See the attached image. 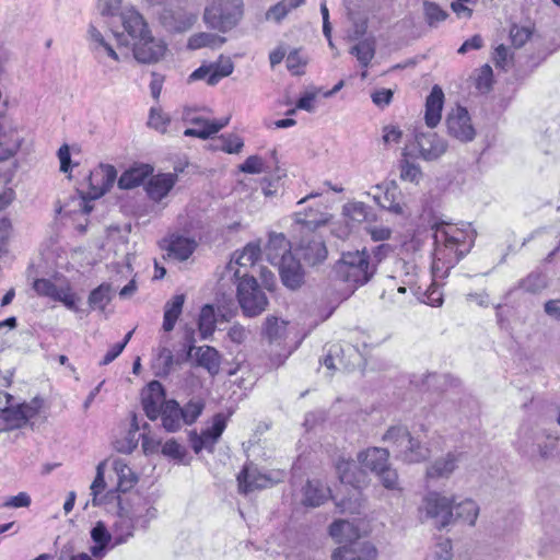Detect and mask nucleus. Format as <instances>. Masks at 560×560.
I'll return each mask as SVG.
<instances>
[{
	"label": "nucleus",
	"instance_id": "aec40b11",
	"mask_svg": "<svg viewBox=\"0 0 560 560\" xmlns=\"http://www.w3.org/2000/svg\"><path fill=\"white\" fill-rule=\"evenodd\" d=\"M279 267L280 277L282 283L291 289L295 290L301 287L304 279V272L301 264L293 257L292 254L282 256L277 262H273Z\"/></svg>",
	"mask_w": 560,
	"mask_h": 560
},
{
	"label": "nucleus",
	"instance_id": "2f4dec72",
	"mask_svg": "<svg viewBox=\"0 0 560 560\" xmlns=\"http://www.w3.org/2000/svg\"><path fill=\"white\" fill-rule=\"evenodd\" d=\"M162 424L168 432H175L180 429L183 422L182 407L176 400H167L160 412Z\"/></svg>",
	"mask_w": 560,
	"mask_h": 560
},
{
	"label": "nucleus",
	"instance_id": "9d476101",
	"mask_svg": "<svg viewBox=\"0 0 560 560\" xmlns=\"http://www.w3.org/2000/svg\"><path fill=\"white\" fill-rule=\"evenodd\" d=\"M260 256V248L255 244H247L242 252H236L230 262L226 265L222 279L241 280L243 277H249L247 267H254Z\"/></svg>",
	"mask_w": 560,
	"mask_h": 560
},
{
	"label": "nucleus",
	"instance_id": "393cba45",
	"mask_svg": "<svg viewBox=\"0 0 560 560\" xmlns=\"http://www.w3.org/2000/svg\"><path fill=\"white\" fill-rule=\"evenodd\" d=\"M238 489L242 493H248L256 489H262L270 485V479L261 475L252 465L244 466L237 476Z\"/></svg>",
	"mask_w": 560,
	"mask_h": 560
},
{
	"label": "nucleus",
	"instance_id": "7ed1b4c3",
	"mask_svg": "<svg viewBox=\"0 0 560 560\" xmlns=\"http://www.w3.org/2000/svg\"><path fill=\"white\" fill-rule=\"evenodd\" d=\"M335 272L341 281L349 283L352 288H358L372 279L375 273V265L370 262L365 250L347 252L337 262Z\"/></svg>",
	"mask_w": 560,
	"mask_h": 560
},
{
	"label": "nucleus",
	"instance_id": "4468645a",
	"mask_svg": "<svg viewBox=\"0 0 560 560\" xmlns=\"http://www.w3.org/2000/svg\"><path fill=\"white\" fill-rule=\"evenodd\" d=\"M415 140L419 158L431 162L439 160L447 150V142L434 131H417Z\"/></svg>",
	"mask_w": 560,
	"mask_h": 560
},
{
	"label": "nucleus",
	"instance_id": "bf43d9fd",
	"mask_svg": "<svg viewBox=\"0 0 560 560\" xmlns=\"http://www.w3.org/2000/svg\"><path fill=\"white\" fill-rule=\"evenodd\" d=\"M400 177L404 180L419 183L422 177V172L418 165L404 161L400 168Z\"/></svg>",
	"mask_w": 560,
	"mask_h": 560
},
{
	"label": "nucleus",
	"instance_id": "13d9d810",
	"mask_svg": "<svg viewBox=\"0 0 560 560\" xmlns=\"http://www.w3.org/2000/svg\"><path fill=\"white\" fill-rule=\"evenodd\" d=\"M545 281L538 273H530L520 282V288L525 292L537 293L545 288Z\"/></svg>",
	"mask_w": 560,
	"mask_h": 560
},
{
	"label": "nucleus",
	"instance_id": "052dcab7",
	"mask_svg": "<svg viewBox=\"0 0 560 560\" xmlns=\"http://www.w3.org/2000/svg\"><path fill=\"white\" fill-rule=\"evenodd\" d=\"M532 32L528 27L513 25L510 30V37L514 47H522L530 37Z\"/></svg>",
	"mask_w": 560,
	"mask_h": 560
},
{
	"label": "nucleus",
	"instance_id": "37998d69",
	"mask_svg": "<svg viewBox=\"0 0 560 560\" xmlns=\"http://www.w3.org/2000/svg\"><path fill=\"white\" fill-rule=\"evenodd\" d=\"M114 289L109 283H102L89 295V305L94 310L104 311L112 301Z\"/></svg>",
	"mask_w": 560,
	"mask_h": 560
},
{
	"label": "nucleus",
	"instance_id": "79ce46f5",
	"mask_svg": "<svg viewBox=\"0 0 560 560\" xmlns=\"http://www.w3.org/2000/svg\"><path fill=\"white\" fill-rule=\"evenodd\" d=\"M226 42L225 37L212 33H197L189 37L188 48L200 49L202 47L219 48Z\"/></svg>",
	"mask_w": 560,
	"mask_h": 560
},
{
	"label": "nucleus",
	"instance_id": "4be33fe9",
	"mask_svg": "<svg viewBox=\"0 0 560 560\" xmlns=\"http://www.w3.org/2000/svg\"><path fill=\"white\" fill-rule=\"evenodd\" d=\"M185 119L194 125L192 128H187L184 131L186 137H197L200 139H208L212 135L219 132L223 127L229 124V118H224L220 121H209L199 116H192L190 112L185 114Z\"/></svg>",
	"mask_w": 560,
	"mask_h": 560
},
{
	"label": "nucleus",
	"instance_id": "de8ad7c7",
	"mask_svg": "<svg viewBox=\"0 0 560 560\" xmlns=\"http://www.w3.org/2000/svg\"><path fill=\"white\" fill-rule=\"evenodd\" d=\"M198 327L203 339L210 337L215 328V314L213 306L205 305L199 315Z\"/></svg>",
	"mask_w": 560,
	"mask_h": 560
},
{
	"label": "nucleus",
	"instance_id": "ea45409f",
	"mask_svg": "<svg viewBox=\"0 0 560 560\" xmlns=\"http://www.w3.org/2000/svg\"><path fill=\"white\" fill-rule=\"evenodd\" d=\"M141 514L138 512H127L121 509L119 513L118 521L115 526L116 529L120 533L119 541H125L128 537L132 536L133 528L136 524L140 523Z\"/></svg>",
	"mask_w": 560,
	"mask_h": 560
},
{
	"label": "nucleus",
	"instance_id": "5701e85b",
	"mask_svg": "<svg viewBox=\"0 0 560 560\" xmlns=\"http://www.w3.org/2000/svg\"><path fill=\"white\" fill-rule=\"evenodd\" d=\"M165 400V392L162 384L152 381L148 385V392L143 394L142 407L150 420H156L160 417Z\"/></svg>",
	"mask_w": 560,
	"mask_h": 560
},
{
	"label": "nucleus",
	"instance_id": "20e7f679",
	"mask_svg": "<svg viewBox=\"0 0 560 560\" xmlns=\"http://www.w3.org/2000/svg\"><path fill=\"white\" fill-rule=\"evenodd\" d=\"M319 362L332 375L335 372H350L364 364V359L357 347L350 343H327L323 348Z\"/></svg>",
	"mask_w": 560,
	"mask_h": 560
},
{
	"label": "nucleus",
	"instance_id": "ddd939ff",
	"mask_svg": "<svg viewBox=\"0 0 560 560\" xmlns=\"http://www.w3.org/2000/svg\"><path fill=\"white\" fill-rule=\"evenodd\" d=\"M133 57L140 63H155L166 52V44L149 34L139 40L133 42Z\"/></svg>",
	"mask_w": 560,
	"mask_h": 560
},
{
	"label": "nucleus",
	"instance_id": "c756f323",
	"mask_svg": "<svg viewBox=\"0 0 560 560\" xmlns=\"http://www.w3.org/2000/svg\"><path fill=\"white\" fill-rule=\"evenodd\" d=\"M330 536L341 545L351 544L354 540H361L359 528L351 522L346 520L335 521L329 526Z\"/></svg>",
	"mask_w": 560,
	"mask_h": 560
},
{
	"label": "nucleus",
	"instance_id": "4c0bfd02",
	"mask_svg": "<svg viewBox=\"0 0 560 560\" xmlns=\"http://www.w3.org/2000/svg\"><path fill=\"white\" fill-rule=\"evenodd\" d=\"M113 468L118 478V491L127 492L137 483L138 479L136 474L122 459H115L113 463Z\"/></svg>",
	"mask_w": 560,
	"mask_h": 560
},
{
	"label": "nucleus",
	"instance_id": "e433bc0d",
	"mask_svg": "<svg viewBox=\"0 0 560 560\" xmlns=\"http://www.w3.org/2000/svg\"><path fill=\"white\" fill-rule=\"evenodd\" d=\"M266 254L271 264L277 262L284 255H290V244L283 234L270 235L266 246Z\"/></svg>",
	"mask_w": 560,
	"mask_h": 560
},
{
	"label": "nucleus",
	"instance_id": "9b49d317",
	"mask_svg": "<svg viewBox=\"0 0 560 560\" xmlns=\"http://www.w3.org/2000/svg\"><path fill=\"white\" fill-rule=\"evenodd\" d=\"M225 427V418L219 413L214 416L212 425L205 429L200 434L195 431L190 432L189 442L194 452L196 454L200 453L202 450L212 452Z\"/></svg>",
	"mask_w": 560,
	"mask_h": 560
},
{
	"label": "nucleus",
	"instance_id": "6e6552de",
	"mask_svg": "<svg viewBox=\"0 0 560 560\" xmlns=\"http://www.w3.org/2000/svg\"><path fill=\"white\" fill-rule=\"evenodd\" d=\"M237 281V299L245 315L253 317L264 312L268 300L254 276Z\"/></svg>",
	"mask_w": 560,
	"mask_h": 560
},
{
	"label": "nucleus",
	"instance_id": "f8f14e48",
	"mask_svg": "<svg viewBox=\"0 0 560 560\" xmlns=\"http://www.w3.org/2000/svg\"><path fill=\"white\" fill-rule=\"evenodd\" d=\"M448 133L462 142H469L476 136L470 116L465 107L457 106L452 109L446 117Z\"/></svg>",
	"mask_w": 560,
	"mask_h": 560
},
{
	"label": "nucleus",
	"instance_id": "0e129e2a",
	"mask_svg": "<svg viewBox=\"0 0 560 560\" xmlns=\"http://www.w3.org/2000/svg\"><path fill=\"white\" fill-rule=\"evenodd\" d=\"M285 62L288 70L294 75L302 74V69L306 65V60L300 56L299 50L291 51L287 56Z\"/></svg>",
	"mask_w": 560,
	"mask_h": 560
},
{
	"label": "nucleus",
	"instance_id": "c9c22d12",
	"mask_svg": "<svg viewBox=\"0 0 560 560\" xmlns=\"http://www.w3.org/2000/svg\"><path fill=\"white\" fill-rule=\"evenodd\" d=\"M458 456L448 453L445 457L436 459L427 469V476L429 478H441L448 477L457 467Z\"/></svg>",
	"mask_w": 560,
	"mask_h": 560
},
{
	"label": "nucleus",
	"instance_id": "338daca9",
	"mask_svg": "<svg viewBox=\"0 0 560 560\" xmlns=\"http://www.w3.org/2000/svg\"><path fill=\"white\" fill-rule=\"evenodd\" d=\"M121 0H98L97 9L103 16H115L119 13Z\"/></svg>",
	"mask_w": 560,
	"mask_h": 560
},
{
	"label": "nucleus",
	"instance_id": "774afa93",
	"mask_svg": "<svg viewBox=\"0 0 560 560\" xmlns=\"http://www.w3.org/2000/svg\"><path fill=\"white\" fill-rule=\"evenodd\" d=\"M55 301L62 302L66 307L71 311H78L77 307V296L69 289H59L57 290V294L54 298Z\"/></svg>",
	"mask_w": 560,
	"mask_h": 560
},
{
	"label": "nucleus",
	"instance_id": "603ef678",
	"mask_svg": "<svg viewBox=\"0 0 560 560\" xmlns=\"http://www.w3.org/2000/svg\"><path fill=\"white\" fill-rule=\"evenodd\" d=\"M174 365V357L168 348H162L155 360L154 366L158 369V376H166L171 373Z\"/></svg>",
	"mask_w": 560,
	"mask_h": 560
},
{
	"label": "nucleus",
	"instance_id": "6e6d98bb",
	"mask_svg": "<svg viewBox=\"0 0 560 560\" xmlns=\"http://www.w3.org/2000/svg\"><path fill=\"white\" fill-rule=\"evenodd\" d=\"M376 476L386 489L397 491L401 490L399 487L398 474L389 464L382 471H378Z\"/></svg>",
	"mask_w": 560,
	"mask_h": 560
},
{
	"label": "nucleus",
	"instance_id": "39448f33",
	"mask_svg": "<svg viewBox=\"0 0 560 560\" xmlns=\"http://www.w3.org/2000/svg\"><path fill=\"white\" fill-rule=\"evenodd\" d=\"M243 16V0H215L206 8L203 19L212 28L228 32L237 25Z\"/></svg>",
	"mask_w": 560,
	"mask_h": 560
},
{
	"label": "nucleus",
	"instance_id": "58836bf2",
	"mask_svg": "<svg viewBox=\"0 0 560 560\" xmlns=\"http://www.w3.org/2000/svg\"><path fill=\"white\" fill-rule=\"evenodd\" d=\"M375 40L373 38H365L353 45L349 52L355 56L361 67L368 68L375 56Z\"/></svg>",
	"mask_w": 560,
	"mask_h": 560
},
{
	"label": "nucleus",
	"instance_id": "7c9ffc66",
	"mask_svg": "<svg viewBox=\"0 0 560 560\" xmlns=\"http://www.w3.org/2000/svg\"><path fill=\"white\" fill-rule=\"evenodd\" d=\"M153 173L150 164H139L125 171L118 179L121 189H131L141 185Z\"/></svg>",
	"mask_w": 560,
	"mask_h": 560
},
{
	"label": "nucleus",
	"instance_id": "b1692460",
	"mask_svg": "<svg viewBox=\"0 0 560 560\" xmlns=\"http://www.w3.org/2000/svg\"><path fill=\"white\" fill-rule=\"evenodd\" d=\"M120 20L125 31L133 42L151 34L143 16L133 9H127L120 13Z\"/></svg>",
	"mask_w": 560,
	"mask_h": 560
},
{
	"label": "nucleus",
	"instance_id": "412c9836",
	"mask_svg": "<svg viewBox=\"0 0 560 560\" xmlns=\"http://www.w3.org/2000/svg\"><path fill=\"white\" fill-rule=\"evenodd\" d=\"M177 180V172L151 174L145 184V191L151 200L159 202L168 195Z\"/></svg>",
	"mask_w": 560,
	"mask_h": 560
},
{
	"label": "nucleus",
	"instance_id": "49530a36",
	"mask_svg": "<svg viewBox=\"0 0 560 560\" xmlns=\"http://www.w3.org/2000/svg\"><path fill=\"white\" fill-rule=\"evenodd\" d=\"M455 509L457 518L462 520L470 526L476 524L477 517L479 515V506L474 500L466 499L458 503Z\"/></svg>",
	"mask_w": 560,
	"mask_h": 560
},
{
	"label": "nucleus",
	"instance_id": "a19ab883",
	"mask_svg": "<svg viewBox=\"0 0 560 560\" xmlns=\"http://www.w3.org/2000/svg\"><path fill=\"white\" fill-rule=\"evenodd\" d=\"M343 214L358 223L372 221L375 218L371 208L361 201H353L345 205Z\"/></svg>",
	"mask_w": 560,
	"mask_h": 560
},
{
	"label": "nucleus",
	"instance_id": "a18cd8bd",
	"mask_svg": "<svg viewBox=\"0 0 560 560\" xmlns=\"http://www.w3.org/2000/svg\"><path fill=\"white\" fill-rule=\"evenodd\" d=\"M213 73L208 78L209 85H215L223 78L229 77L234 70V63L229 57L221 56L217 62L211 63Z\"/></svg>",
	"mask_w": 560,
	"mask_h": 560
},
{
	"label": "nucleus",
	"instance_id": "423d86ee",
	"mask_svg": "<svg viewBox=\"0 0 560 560\" xmlns=\"http://www.w3.org/2000/svg\"><path fill=\"white\" fill-rule=\"evenodd\" d=\"M336 470L340 482L343 485H349L353 488L351 497L341 499L340 501L336 502L337 506L340 509L341 513H359V509L361 506L359 500V488L364 481L363 471L358 467L354 460L345 458H340L337 462Z\"/></svg>",
	"mask_w": 560,
	"mask_h": 560
},
{
	"label": "nucleus",
	"instance_id": "c85d7f7f",
	"mask_svg": "<svg viewBox=\"0 0 560 560\" xmlns=\"http://www.w3.org/2000/svg\"><path fill=\"white\" fill-rule=\"evenodd\" d=\"M396 457L409 464L421 463L430 457V450L410 434L405 447L397 453Z\"/></svg>",
	"mask_w": 560,
	"mask_h": 560
},
{
	"label": "nucleus",
	"instance_id": "864d4df0",
	"mask_svg": "<svg viewBox=\"0 0 560 560\" xmlns=\"http://www.w3.org/2000/svg\"><path fill=\"white\" fill-rule=\"evenodd\" d=\"M218 141L215 148L230 154L238 153L244 145L242 138L236 135H222Z\"/></svg>",
	"mask_w": 560,
	"mask_h": 560
},
{
	"label": "nucleus",
	"instance_id": "a211bd4d",
	"mask_svg": "<svg viewBox=\"0 0 560 560\" xmlns=\"http://www.w3.org/2000/svg\"><path fill=\"white\" fill-rule=\"evenodd\" d=\"M159 20L168 32L183 33L192 27L197 21V14L185 10L163 9Z\"/></svg>",
	"mask_w": 560,
	"mask_h": 560
},
{
	"label": "nucleus",
	"instance_id": "f704fd0d",
	"mask_svg": "<svg viewBox=\"0 0 560 560\" xmlns=\"http://www.w3.org/2000/svg\"><path fill=\"white\" fill-rule=\"evenodd\" d=\"M185 303V295L177 294L173 296V299L166 302L164 306V318H163V329L165 331H172L175 327V324L182 314L183 306Z\"/></svg>",
	"mask_w": 560,
	"mask_h": 560
},
{
	"label": "nucleus",
	"instance_id": "f03ea898",
	"mask_svg": "<svg viewBox=\"0 0 560 560\" xmlns=\"http://www.w3.org/2000/svg\"><path fill=\"white\" fill-rule=\"evenodd\" d=\"M558 440L537 427L523 425L518 431L517 450L533 463L545 462L553 456Z\"/></svg>",
	"mask_w": 560,
	"mask_h": 560
},
{
	"label": "nucleus",
	"instance_id": "2eb2a0df",
	"mask_svg": "<svg viewBox=\"0 0 560 560\" xmlns=\"http://www.w3.org/2000/svg\"><path fill=\"white\" fill-rule=\"evenodd\" d=\"M117 177V171L113 165L101 164L98 167L91 171L88 180L90 190L88 196L90 199H96L108 191Z\"/></svg>",
	"mask_w": 560,
	"mask_h": 560
},
{
	"label": "nucleus",
	"instance_id": "473e14b6",
	"mask_svg": "<svg viewBox=\"0 0 560 560\" xmlns=\"http://www.w3.org/2000/svg\"><path fill=\"white\" fill-rule=\"evenodd\" d=\"M330 497V489L319 480H308L304 487L303 503L308 506H319Z\"/></svg>",
	"mask_w": 560,
	"mask_h": 560
},
{
	"label": "nucleus",
	"instance_id": "f257e3e1",
	"mask_svg": "<svg viewBox=\"0 0 560 560\" xmlns=\"http://www.w3.org/2000/svg\"><path fill=\"white\" fill-rule=\"evenodd\" d=\"M475 234L467 226V230L457 228L454 224H436L434 232V256L447 267L455 266L471 248Z\"/></svg>",
	"mask_w": 560,
	"mask_h": 560
},
{
	"label": "nucleus",
	"instance_id": "e2e57ef3",
	"mask_svg": "<svg viewBox=\"0 0 560 560\" xmlns=\"http://www.w3.org/2000/svg\"><path fill=\"white\" fill-rule=\"evenodd\" d=\"M240 171L247 174H260L265 171L262 159L258 155L248 156L243 164L240 165Z\"/></svg>",
	"mask_w": 560,
	"mask_h": 560
},
{
	"label": "nucleus",
	"instance_id": "09e8293b",
	"mask_svg": "<svg viewBox=\"0 0 560 560\" xmlns=\"http://www.w3.org/2000/svg\"><path fill=\"white\" fill-rule=\"evenodd\" d=\"M287 323L284 320H279L275 316H270L266 318L264 335L268 338L270 342L280 340L285 334Z\"/></svg>",
	"mask_w": 560,
	"mask_h": 560
},
{
	"label": "nucleus",
	"instance_id": "69168bd1",
	"mask_svg": "<svg viewBox=\"0 0 560 560\" xmlns=\"http://www.w3.org/2000/svg\"><path fill=\"white\" fill-rule=\"evenodd\" d=\"M34 290L44 296H49L54 300L57 294L58 288L48 279H37L33 283Z\"/></svg>",
	"mask_w": 560,
	"mask_h": 560
},
{
	"label": "nucleus",
	"instance_id": "cd10ccee",
	"mask_svg": "<svg viewBox=\"0 0 560 560\" xmlns=\"http://www.w3.org/2000/svg\"><path fill=\"white\" fill-rule=\"evenodd\" d=\"M444 104V93L439 85L432 88L425 101L424 120L428 127L434 128L441 120Z\"/></svg>",
	"mask_w": 560,
	"mask_h": 560
},
{
	"label": "nucleus",
	"instance_id": "680f3d73",
	"mask_svg": "<svg viewBox=\"0 0 560 560\" xmlns=\"http://www.w3.org/2000/svg\"><path fill=\"white\" fill-rule=\"evenodd\" d=\"M104 463H100L96 468V476L91 485V494L93 495V505H97V495L105 489Z\"/></svg>",
	"mask_w": 560,
	"mask_h": 560
},
{
	"label": "nucleus",
	"instance_id": "5fc2aeb1",
	"mask_svg": "<svg viewBox=\"0 0 560 560\" xmlns=\"http://www.w3.org/2000/svg\"><path fill=\"white\" fill-rule=\"evenodd\" d=\"M205 408L202 400H190L184 407H182V417L185 424L194 423L201 415Z\"/></svg>",
	"mask_w": 560,
	"mask_h": 560
},
{
	"label": "nucleus",
	"instance_id": "72a5a7b5",
	"mask_svg": "<svg viewBox=\"0 0 560 560\" xmlns=\"http://www.w3.org/2000/svg\"><path fill=\"white\" fill-rule=\"evenodd\" d=\"M196 246V242L191 238L173 236L167 248V255L179 261H184L190 257Z\"/></svg>",
	"mask_w": 560,
	"mask_h": 560
},
{
	"label": "nucleus",
	"instance_id": "f3484780",
	"mask_svg": "<svg viewBox=\"0 0 560 560\" xmlns=\"http://www.w3.org/2000/svg\"><path fill=\"white\" fill-rule=\"evenodd\" d=\"M376 189L380 192L374 194L373 199L381 208L397 215L405 214L404 196L395 183L386 185L385 188L376 186Z\"/></svg>",
	"mask_w": 560,
	"mask_h": 560
},
{
	"label": "nucleus",
	"instance_id": "dca6fc26",
	"mask_svg": "<svg viewBox=\"0 0 560 560\" xmlns=\"http://www.w3.org/2000/svg\"><path fill=\"white\" fill-rule=\"evenodd\" d=\"M377 549L368 540H354L336 548L331 560H376Z\"/></svg>",
	"mask_w": 560,
	"mask_h": 560
},
{
	"label": "nucleus",
	"instance_id": "4d7b16f0",
	"mask_svg": "<svg viewBox=\"0 0 560 560\" xmlns=\"http://www.w3.org/2000/svg\"><path fill=\"white\" fill-rule=\"evenodd\" d=\"M318 214L319 212L317 210H314L313 208H310L305 211H298L295 212V221L310 229L315 228L324 223V220L322 218H318Z\"/></svg>",
	"mask_w": 560,
	"mask_h": 560
},
{
	"label": "nucleus",
	"instance_id": "3c124183",
	"mask_svg": "<svg viewBox=\"0 0 560 560\" xmlns=\"http://www.w3.org/2000/svg\"><path fill=\"white\" fill-rule=\"evenodd\" d=\"M21 145L20 138L12 133L9 138L0 132V160L14 155Z\"/></svg>",
	"mask_w": 560,
	"mask_h": 560
},
{
	"label": "nucleus",
	"instance_id": "a878e982",
	"mask_svg": "<svg viewBox=\"0 0 560 560\" xmlns=\"http://www.w3.org/2000/svg\"><path fill=\"white\" fill-rule=\"evenodd\" d=\"M388 459L389 452L383 447H369L358 454L359 463L375 475L389 464Z\"/></svg>",
	"mask_w": 560,
	"mask_h": 560
},
{
	"label": "nucleus",
	"instance_id": "c03bdc74",
	"mask_svg": "<svg viewBox=\"0 0 560 560\" xmlns=\"http://www.w3.org/2000/svg\"><path fill=\"white\" fill-rule=\"evenodd\" d=\"M409 436L410 432L407 427L392 425L384 433L382 440L384 442L392 444L394 447L397 448V453H399V451L405 447Z\"/></svg>",
	"mask_w": 560,
	"mask_h": 560
},
{
	"label": "nucleus",
	"instance_id": "6ab92c4d",
	"mask_svg": "<svg viewBox=\"0 0 560 560\" xmlns=\"http://www.w3.org/2000/svg\"><path fill=\"white\" fill-rule=\"evenodd\" d=\"M299 256L310 266L323 262L327 257V248L319 235H310L301 240Z\"/></svg>",
	"mask_w": 560,
	"mask_h": 560
},
{
	"label": "nucleus",
	"instance_id": "bb28decb",
	"mask_svg": "<svg viewBox=\"0 0 560 560\" xmlns=\"http://www.w3.org/2000/svg\"><path fill=\"white\" fill-rule=\"evenodd\" d=\"M194 351L199 366L205 368L211 375L219 373L221 357L213 347L202 346L196 348L190 346L187 351V357H192Z\"/></svg>",
	"mask_w": 560,
	"mask_h": 560
},
{
	"label": "nucleus",
	"instance_id": "8fccbe9b",
	"mask_svg": "<svg viewBox=\"0 0 560 560\" xmlns=\"http://www.w3.org/2000/svg\"><path fill=\"white\" fill-rule=\"evenodd\" d=\"M423 13L427 23L431 27H435L438 23L443 22L448 16L447 12L444 11L439 4L431 1L423 2Z\"/></svg>",
	"mask_w": 560,
	"mask_h": 560
},
{
	"label": "nucleus",
	"instance_id": "1a4fd4ad",
	"mask_svg": "<svg viewBox=\"0 0 560 560\" xmlns=\"http://www.w3.org/2000/svg\"><path fill=\"white\" fill-rule=\"evenodd\" d=\"M421 518L433 520L434 525L443 528L453 521V500L438 492L428 493L419 506Z\"/></svg>",
	"mask_w": 560,
	"mask_h": 560
},
{
	"label": "nucleus",
	"instance_id": "0eeeda50",
	"mask_svg": "<svg viewBox=\"0 0 560 560\" xmlns=\"http://www.w3.org/2000/svg\"><path fill=\"white\" fill-rule=\"evenodd\" d=\"M38 412V406L22 404L14 406L13 397L0 390V432L19 429Z\"/></svg>",
	"mask_w": 560,
	"mask_h": 560
}]
</instances>
